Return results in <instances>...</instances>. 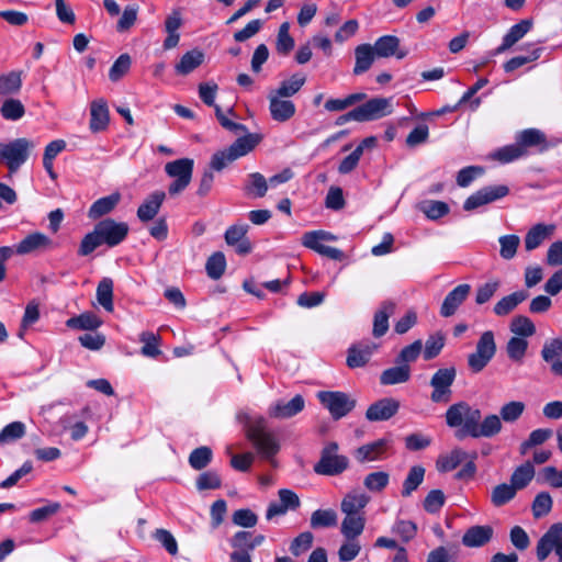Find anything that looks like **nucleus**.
Wrapping results in <instances>:
<instances>
[{"label":"nucleus","instance_id":"obj_16","mask_svg":"<svg viewBox=\"0 0 562 562\" xmlns=\"http://www.w3.org/2000/svg\"><path fill=\"white\" fill-rule=\"evenodd\" d=\"M471 292V285L468 283L457 285L452 291H450L441 306H440V315L442 317H450L456 314L458 308L462 305V303L467 300Z\"/></svg>","mask_w":562,"mask_h":562},{"label":"nucleus","instance_id":"obj_36","mask_svg":"<svg viewBox=\"0 0 562 562\" xmlns=\"http://www.w3.org/2000/svg\"><path fill=\"white\" fill-rule=\"evenodd\" d=\"M366 526L364 515H345L341 521L340 532L344 538H357L363 532Z\"/></svg>","mask_w":562,"mask_h":562},{"label":"nucleus","instance_id":"obj_29","mask_svg":"<svg viewBox=\"0 0 562 562\" xmlns=\"http://www.w3.org/2000/svg\"><path fill=\"white\" fill-rule=\"evenodd\" d=\"M370 497L367 494L352 491L342 498L340 508L345 515H363L361 510L368 505Z\"/></svg>","mask_w":562,"mask_h":562},{"label":"nucleus","instance_id":"obj_59","mask_svg":"<svg viewBox=\"0 0 562 562\" xmlns=\"http://www.w3.org/2000/svg\"><path fill=\"white\" fill-rule=\"evenodd\" d=\"M139 340L144 344L142 347V355L150 358H156L161 353L158 348L159 336L151 331H143Z\"/></svg>","mask_w":562,"mask_h":562},{"label":"nucleus","instance_id":"obj_60","mask_svg":"<svg viewBox=\"0 0 562 562\" xmlns=\"http://www.w3.org/2000/svg\"><path fill=\"white\" fill-rule=\"evenodd\" d=\"M390 481V475L384 471L369 473L363 481L366 488L371 492L383 491Z\"/></svg>","mask_w":562,"mask_h":562},{"label":"nucleus","instance_id":"obj_5","mask_svg":"<svg viewBox=\"0 0 562 562\" xmlns=\"http://www.w3.org/2000/svg\"><path fill=\"white\" fill-rule=\"evenodd\" d=\"M316 396L334 419L345 417L356 406V400L345 392L319 391Z\"/></svg>","mask_w":562,"mask_h":562},{"label":"nucleus","instance_id":"obj_4","mask_svg":"<svg viewBox=\"0 0 562 562\" xmlns=\"http://www.w3.org/2000/svg\"><path fill=\"white\" fill-rule=\"evenodd\" d=\"M35 144L27 138H15L9 143H0V164H4L10 172H16L29 159Z\"/></svg>","mask_w":562,"mask_h":562},{"label":"nucleus","instance_id":"obj_47","mask_svg":"<svg viewBox=\"0 0 562 562\" xmlns=\"http://www.w3.org/2000/svg\"><path fill=\"white\" fill-rule=\"evenodd\" d=\"M268 190V180L259 173V172H252L248 175V180L245 186V191L247 194L252 195L255 198H262L265 196L266 192Z\"/></svg>","mask_w":562,"mask_h":562},{"label":"nucleus","instance_id":"obj_3","mask_svg":"<svg viewBox=\"0 0 562 562\" xmlns=\"http://www.w3.org/2000/svg\"><path fill=\"white\" fill-rule=\"evenodd\" d=\"M258 143L254 134L237 138L227 149L215 153L210 162L211 170L221 171L228 164L251 151Z\"/></svg>","mask_w":562,"mask_h":562},{"label":"nucleus","instance_id":"obj_27","mask_svg":"<svg viewBox=\"0 0 562 562\" xmlns=\"http://www.w3.org/2000/svg\"><path fill=\"white\" fill-rule=\"evenodd\" d=\"M531 27L532 21L528 19L521 20L520 22L514 24L503 37V43L497 48V52L502 53L510 48L514 44L521 40L531 30Z\"/></svg>","mask_w":562,"mask_h":562},{"label":"nucleus","instance_id":"obj_21","mask_svg":"<svg viewBox=\"0 0 562 562\" xmlns=\"http://www.w3.org/2000/svg\"><path fill=\"white\" fill-rule=\"evenodd\" d=\"M517 143L521 148L526 149L527 147H539V151L543 153L551 147H554L557 143H551L547 140L546 134L538 128H527L521 131L517 135Z\"/></svg>","mask_w":562,"mask_h":562},{"label":"nucleus","instance_id":"obj_20","mask_svg":"<svg viewBox=\"0 0 562 562\" xmlns=\"http://www.w3.org/2000/svg\"><path fill=\"white\" fill-rule=\"evenodd\" d=\"M494 530L488 525L472 526L462 536V544L467 548H480L488 543Z\"/></svg>","mask_w":562,"mask_h":562},{"label":"nucleus","instance_id":"obj_43","mask_svg":"<svg viewBox=\"0 0 562 562\" xmlns=\"http://www.w3.org/2000/svg\"><path fill=\"white\" fill-rule=\"evenodd\" d=\"M517 491L510 483H501L491 491V503L495 507H502L516 497Z\"/></svg>","mask_w":562,"mask_h":562},{"label":"nucleus","instance_id":"obj_48","mask_svg":"<svg viewBox=\"0 0 562 562\" xmlns=\"http://www.w3.org/2000/svg\"><path fill=\"white\" fill-rule=\"evenodd\" d=\"M527 150L516 144L504 146L492 154V157L502 164H508L525 156Z\"/></svg>","mask_w":562,"mask_h":562},{"label":"nucleus","instance_id":"obj_51","mask_svg":"<svg viewBox=\"0 0 562 562\" xmlns=\"http://www.w3.org/2000/svg\"><path fill=\"white\" fill-rule=\"evenodd\" d=\"M501 246L499 256L505 260H510L516 256L517 249L520 244L518 235H503L498 238Z\"/></svg>","mask_w":562,"mask_h":562},{"label":"nucleus","instance_id":"obj_62","mask_svg":"<svg viewBox=\"0 0 562 562\" xmlns=\"http://www.w3.org/2000/svg\"><path fill=\"white\" fill-rule=\"evenodd\" d=\"M392 532L401 538L403 542H409L416 537L417 526L411 520H397L392 527Z\"/></svg>","mask_w":562,"mask_h":562},{"label":"nucleus","instance_id":"obj_50","mask_svg":"<svg viewBox=\"0 0 562 562\" xmlns=\"http://www.w3.org/2000/svg\"><path fill=\"white\" fill-rule=\"evenodd\" d=\"M226 268V259L223 252L216 251L214 252L206 261L205 269L207 276L213 279L217 280L220 279Z\"/></svg>","mask_w":562,"mask_h":562},{"label":"nucleus","instance_id":"obj_49","mask_svg":"<svg viewBox=\"0 0 562 562\" xmlns=\"http://www.w3.org/2000/svg\"><path fill=\"white\" fill-rule=\"evenodd\" d=\"M526 409V405L520 401H510L504 404L499 409V416L505 423L517 422Z\"/></svg>","mask_w":562,"mask_h":562},{"label":"nucleus","instance_id":"obj_6","mask_svg":"<svg viewBox=\"0 0 562 562\" xmlns=\"http://www.w3.org/2000/svg\"><path fill=\"white\" fill-rule=\"evenodd\" d=\"M338 445L336 442L328 443L321 453L319 461L314 465V471L321 475H338L342 473L349 465L347 457L338 454Z\"/></svg>","mask_w":562,"mask_h":562},{"label":"nucleus","instance_id":"obj_10","mask_svg":"<svg viewBox=\"0 0 562 562\" xmlns=\"http://www.w3.org/2000/svg\"><path fill=\"white\" fill-rule=\"evenodd\" d=\"M554 550L562 562V524L555 522L550 526L546 533L539 539L537 543V558L539 561H544L551 551Z\"/></svg>","mask_w":562,"mask_h":562},{"label":"nucleus","instance_id":"obj_44","mask_svg":"<svg viewBox=\"0 0 562 562\" xmlns=\"http://www.w3.org/2000/svg\"><path fill=\"white\" fill-rule=\"evenodd\" d=\"M553 436V431L549 428H538L532 430L528 438L520 443L519 451L526 454L528 450L533 447L540 446Z\"/></svg>","mask_w":562,"mask_h":562},{"label":"nucleus","instance_id":"obj_34","mask_svg":"<svg viewBox=\"0 0 562 562\" xmlns=\"http://www.w3.org/2000/svg\"><path fill=\"white\" fill-rule=\"evenodd\" d=\"M120 200L121 194L119 192H114L108 196L98 199L90 206L88 216L92 220H97L103 215L109 214L119 204Z\"/></svg>","mask_w":562,"mask_h":562},{"label":"nucleus","instance_id":"obj_12","mask_svg":"<svg viewBox=\"0 0 562 562\" xmlns=\"http://www.w3.org/2000/svg\"><path fill=\"white\" fill-rule=\"evenodd\" d=\"M509 192L506 186H490L484 187L473 194H471L463 204L465 211H473L480 206L492 203L506 196Z\"/></svg>","mask_w":562,"mask_h":562},{"label":"nucleus","instance_id":"obj_63","mask_svg":"<svg viewBox=\"0 0 562 562\" xmlns=\"http://www.w3.org/2000/svg\"><path fill=\"white\" fill-rule=\"evenodd\" d=\"M131 57L127 54H122L119 58L113 63L109 71V78L112 81L120 80L131 68Z\"/></svg>","mask_w":562,"mask_h":562},{"label":"nucleus","instance_id":"obj_33","mask_svg":"<svg viewBox=\"0 0 562 562\" xmlns=\"http://www.w3.org/2000/svg\"><path fill=\"white\" fill-rule=\"evenodd\" d=\"M535 474L536 471L533 463L531 461H526L514 470L510 475V484L517 492L524 490L532 481Z\"/></svg>","mask_w":562,"mask_h":562},{"label":"nucleus","instance_id":"obj_14","mask_svg":"<svg viewBox=\"0 0 562 562\" xmlns=\"http://www.w3.org/2000/svg\"><path fill=\"white\" fill-rule=\"evenodd\" d=\"M305 407V401L302 395L297 394L290 401L279 400L271 404L268 414L272 418L286 419L297 415Z\"/></svg>","mask_w":562,"mask_h":562},{"label":"nucleus","instance_id":"obj_31","mask_svg":"<svg viewBox=\"0 0 562 562\" xmlns=\"http://www.w3.org/2000/svg\"><path fill=\"white\" fill-rule=\"evenodd\" d=\"M376 55L373 52L372 45L360 44L355 49L356 64L353 67L355 75H361L370 69Z\"/></svg>","mask_w":562,"mask_h":562},{"label":"nucleus","instance_id":"obj_54","mask_svg":"<svg viewBox=\"0 0 562 562\" xmlns=\"http://www.w3.org/2000/svg\"><path fill=\"white\" fill-rule=\"evenodd\" d=\"M346 541L338 550V559L340 562H350L355 560L360 551L361 544L357 538H345Z\"/></svg>","mask_w":562,"mask_h":562},{"label":"nucleus","instance_id":"obj_2","mask_svg":"<svg viewBox=\"0 0 562 562\" xmlns=\"http://www.w3.org/2000/svg\"><path fill=\"white\" fill-rule=\"evenodd\" d=\"M246 436L257 451L266 459L272 458L280 450V443L276 435L268 430L267 420L262 416L248 419Z\"/></svg>","mask_w":562,"mask_h":562},{"label":"nucleus","instance_id":"obj_52","mask_svg":"<svg viewBox=\"0 0 562 562\" xmlns=\"http://www.w3.org/2000/svg\"><path fill=\"white\" fill-rule=\"evenodd\" d=\"M510 331L521 337H530L536 333V326L524 315L515 316L510 323Z\"/></svg>","mask_w":562,"mask_h":562},{"label":"nucleus","instance_id":"obj_11","mask_svg":"<svg viewBox=\"0 0 562 562\" xmlns=\"http://www.w3.org/2000/svg\"><path fill=\"white\" fill-rule=\"evenodd\" d=\"M97 233L100 235L103 244L114 247L121 244L128 234V225L123 222H115L112 218H105L95 224Z\"/></svg>","mask_w":562,"mask_h":562},{"label":"nucleus","instance_id":"obj_26","mask_svg":"<svg viewBox=\"0 0 562 562\" xmlns=\"http://www.w3.org/2000/svg\"><path fill=\"white\" fill-rule=\"evenodd\" d=\"M22 88V71L12 70L0 75V101L18 94Z\"/></svg>","mask_w":562,"mask_h":562},{"label":"nucleus","instance_id":"obj_42","mask_svg":"<svg viewBox=\"0 0 562 562\" xmlns=\"http://www.w3.org/2000/svg\"><path fill=\"white\" fill-rule=\"evenodd\" d=\"M395 305L393 303H384L382 307L374 314L373 335L375 337L383 336L389 329V318L393 314Z\"/></svg>","mask_w":562,"mask_h":562},{"label":"nucleus","instance_id":"obj_28","mask_svg":"<svg viewBox=\"0 0 562 562\" xmlns=\"http://www.w3.org/2000/svg\"><path fill=\"white\" fill-rule=\"evenodd\" d=\"M553 225L537 224L532 226L525 236V248L527 251L538 248L553 233Z\"/></svg>","mask_w":562,"mask_h":562},{"label":"nucleus","instance_id":"obj_56","mask_svg":"<svg viewBox=\"0 0 562 562\" xmlns=\"http://www.w3.org/2000/svg\"><path fill=\"white\" fill-rule=\"evenodd\" d=\"M552 497L547 492H540L532 502V515L535 518H541L548 515L552 509Z\"/></svg>","mask_w":562,"mask_h":562},{"label":"nucleus","instance_id":"obj_18","mask_svg":"<svg viewBox=\"0 0 562 562\" xmlns=\"http://www.w3.org/2000/svg\"><path fill=\"white\" fill-rule=\"evenodd\" d=\"M390 448V440L385 438L363 445L355 451V458L360 463L376 461L383 458Z\"/></svg>","mask_w":562,"mask_h":562},{"label":"nucleus","instance_id":"obj_1","mask_svg":"<svg viewBox=\"0 0 562 562\" xmlns=\"http://www.w3.org/2000/svg\"><path fill=\"white\" fill-rule=\"evenodd\" d=\"M479 408L470 406L467 402L452 404L446 412V423L450 428L461 427L457 432L459 438L470 436L472 438H492L502 431V418L499 415H486L483 420Z\"/></svg>","mask_w":562,"mask_h":562},{"label":"nucleus","instance_id":"obj_32","mask_svg":"<svg viewBox=\"0 0 562 562\" xmlns=\"http://www.w3.org/2000/svg\"><path fill=\"white\" fill-rule=\"evenodd\" d=\"M374 348V345H370L368 342L363 345L351 346L348 349L347 366L351 369L366 366Z\"/></svg>","mask_w":562,"mask_h":562},{"label":"nucleus","instance_id":"obj_64","mask_svg":"<svg viewBox=\"0 0 562 562\" xmlns=\"http://www.w3.org/2000/svg\"><path fill=\"white\" fill-rule=\"evenodd\" d=\"M314 536L311 531L301 532L293 539L290 546V551L293 555L300 557L307 551L313 544Z\"/></svg>","mask_w":562,"mask_h":562},{"label":"nucleus","instance_id":"obj_9","mask_svg":"<svg viewBox=\"0 0 562 562\" xmlns=\"http://www.w3.org/2000/svg\"><path fill=\"white\" fill-rule=\"evenodd\" d=\"M496 353V344L492 330L484 331L476 342L475 351L468 357L470 369L481 372Z\"/></svg>","mask_w":562,"mask_h":562},{"label":"nucleus","instance_id":"obj_61","mask_svg":"<svg viewBox=\"0 0 562 562\" xmlns=\"http://www.w3.org/2000/svg\"><path fill=\"white\" fill-rule=\"evenodd\" d=\"M528 348V341L521 337H512L506 346V351L508 357L516 361L520 362L526 355V350Z\"/></svg>","mask_w":562,"mask_h":562},{"label":"nucleus","instance_id":"obj_39","mask_svg":"<svg viewBox=\"0 0 562 562\" xmlns=\"http://www.w3.org/2000/svg\"><path fill=\"white\" fill-rule=\"evenodd\" d=\"M102 321L93 312H85L78 316L67 319L66 325L69 328L81 330H94L100 327Z\"/></svg>","mask_w":562,"mask_h":562},{"label":"nucleus","instance_id":"obj_57","mask_svg":"<svg viewBox=\"0 0 562 562\" xmlns=\"http://www.w3.org/2000/svg\"><path fill=\"white\" fill-rule=\"evenodd\" d=\"M290 24L284 22L280 25L277 36V50L282 55H288L294 47V40L289 33Z\"/></svg>","mask_w":562,"mask_h":562},{"label":"nucleus","instance_id":"obj_17","mask_svg":"<svg viewBox=\"0 0 562 562\" xmlns=\"http://www.w3.org/2000/svg\"><path fill=\"white\" fill-rule=\"evenodd\" d=\"M268 100L269 112L273 121L283 123L294 116L296 108L291 100L278 97L272 93H268Z\"/></svg>","mask_w":562,"mask_h":562},{"label":"nucleus","instance_id":"obj_19","mask_svg":"<svg viewBox=\"0 0 562 562\" xmlns=\"http://www.w3.org/2000/svg\"><path fill=\"white\" fill-rule=\"evenodd\" d=\"M53 246V240L48 236L40 232H34L15 246V251L19 255H27L34 251L50 249Z\"/></svg>","mask_w":562,"mask_h":562},{"label":"nucleus","instance_id":"obj_25","mask_svg":"<svg viewBox=\"0 0 562 562\" xmlns=\"http://www.w3.org/2000/svg\"><path fill=\"white\" fill-rule=\"evenodd\" d=\"M529 293L525 290H519L502 297L493 307V312L496 316L504 317L509 315L516 307L526 301Z\"/></svg>","mask_w":562,"mask_h":562},{"label":"nucleus","instance_id":"obj_22","mask_svg":"<svg viewBox=\"0 0 562 562\" xmlns=\"http://www.w3.org/2000/svg\"><path fill=\"white\" fill-rule=\"evenodd\" d=\"M372 48L376 57L382 58L395 56L397 59H402L407 54L405 50L400 49V38L394 35L379 37L374 45H372Z\"/></svg>","mask_w":562,"mask_h":562},{"label":"nucleus","instance_id":"obj_53","mask_svg":"<svg viewBox=\"0 0 562 562\" xmlns=\"http://www.w3.org/2000/svg\"><path fill=\"white\" fill-rule=\"evenodd\" d=\"M423 350L422 340H415L413 344L404 347L395 359L396 364L409 366L415 362Z\"/></svg>","mask_w":562,"mask_h":562},{"label":"nucleus","instance_id":"obj_46","mask_svg":"<svg viewBox=\"0 0 562 562\" xmlns=\"http://www.w3.org/2000/svg\"><path fill=\"white\" fill-rule=\"evenodd\" d=\"M425 469L422 465H414L409 469L406 479L403 482L402 495L409 496L423 483Z\"/></svg>","mask_w":562,"mask_h":562},{"label":"nucleus","instance_id":"obj_24","mask_svg":"<svg viewBox=\"0 0 562 562\" xmlns=\"http://www.w3.org/2000/svg\"><path fill=\"white\" fill-rule=\"evenodd\" d=\"M90 130L94 133L104 131L109 124V109L102 99L94 100L90 106Z\"/></svg>","mask_w":562,"mask_h":562},{"label":"nucleus","instance_id":"obj_55","mask_svg":"<svg viewBox=\"0 0 562 562\" xmlns=\"http://www.w3.org/2000/svg\"><path fill=\"white\" fill-rule=\"evenodd\" d=\"M25 435V425L22 422H12L0 431V443L13 442Z\"/></svg>","mask_w":562,"mask_h":562},{"label":"nucleus","instance_id":"obj_35","mask_svg":"<svg viewBox=\"0 0 562 562\" xmlns=\"http://www.w3.org/2000/svg\"><path fill=\"white\" fill-rule=\"evenodd\" d=\"M204 60V54L200 49H192L182 55L175 66L178 75L187 76L196 69Z\"/></svg>","mask_w":562,"mask_h":562},{"label":"nucleus","instance_id":"obj_45","mask_svg":"<svg viewBox=\"0 0 562 562\" xmlns=\"http://www.w3.org/2000/svg\"><path fill=\"white\" fill-rule=\"evenodd\" d=\"M337 518L334 509H317L312 513L310 525L313 529L334 527L337 525Z\"/></svg>","mask_w":562,"mask_h":562},{"label":"nucleus","instance_id":"obj_41","mask_svg":"<svg viewBox=\"0 0 562 562\" xmlns=\"http://www.w3.org/2000/svg\"><path fill=\"white\" fill-rule=\"evenodd\" d=\"M0 102H2L0 113L4 120L19 121L24 116L25 106L19 99L7 98Z\"/></svg>","mask_w":562,"mask_h":562},{"label":"nucleus","instance_id":"obj_58","mask_svg":"<svg viewBox=\"0 0 562 562\" xmlns=\"http://www.w3.org/2000/svg\"><path fill=\"white\" fill-rule=\"evenodd\" d=\"M211 460L212 450L206 446L194 449L189 456V464L194 470H202L206 468Z\"/></svg>","mask_w":562,"mask_h":562},{"label":"nucleus","instance_id":"obj_38","mask_svg":"<svg viewBox=\"0 0 562 562\" xmlns=\"http://www.w3.org/2000/svg\"><path fill=\"white\" fill-rule=\"evenodd\" d=\"M305 76L295 74L291 78L283 80L279 88L270 90L269 93L288 99L297 93L305 83Z\"/></svg>","mask_w":562,"mask_h":562},{"label":"nucleus","instance_id":"obj_8","mask_svg":"<svg viewBox=\"0 0 562 562\" xmlns=\"http://www.w3.org/2000/svg\"><path fill=\"white\" fill-rule=\"evenodd\" d=\"M166 173L175 180L170 183L168 192L170 195L181 193L190 183L193 173V160L181 158L168 162L165 166Z\"/></svg>","mask_w":562,"mask_h":562},{"label":"nucleus","instance_id":"obj_13","mask_svg":"<svg viewBox=\"0 0 562 562\" xmlns=\"http://www.w3.org/2000/svg\"><path fill=\"white\" fill-rule=\"evenodd\" d=\"M359 122L374 121L393 112L392 99L372 98L360 106H357Z\"/></svg>","mask_w":562,"mask_h":562},{"label":"nucleus","instance_id":"obj_7","mask_svg":"<svg viewBox=\"0 0 562 562\" xmlns=\"http://www.w3.org/2000/svg\"><path fill=\"white\" fill-rule=\"evenodd\" d=\"M456 376L457 370L454 367L441 368L432 374L429 384L432 387L430 400L434 403L447 404L451 401V386L456 380Z\"/></svg>","mask_w":562,"mask_h":562},{"label":"nucleus","instance_id":"obj_15","mask_svg":"<svg viewBox=\"0 0 562 562\" xmlns=\"http://www.w3.org/2000/svg\"><path fill=\"white\" fill-rule=\"evenodd\" d=\"M400 408V402L393 397H384L371 404L367 412L366 418L370 422H382L392 418Z\"/></svg>","mask_w":562,"mask_h":562},{"label":"nucleus","instance_id":"obj_40","mask_svg":"<svg viewBox=\"0 0 562 562\" xmlns=\"http://www.w3.org/2000/svg\"><path fill=\"white\" fill-rule=\"evenodd\" d=\"M98 303L106 311L113 312V280L111 278H102L97 286Z\"/></svg>","mask_w":562,"mask_h":562},{"label":"nucleus","instance_id":"obj_23","mask_svg":"<svg viewBox=\"0 0 562 562\" xmlns=\"http://www.w3.org/2000/svg\"><path fill=\"white\" fill-rule=\"evenodd\" d=\"M166 193L164 191H155L149 194L137 209V217L142 222H149L158 214Z\"/></svg>","mask_w":562,"mask_h":562},{"label":"nucleus","instance_id":"obj_37","mask_svg":"<svg viewBox=\"0 0 562 562\" xmlns=\"http://www.w3.org/2000/svg\"><path fill=\"white\" fill-rule=\"evenodd\" d=\"M468 453L461 448H454L449 453L439 456L437 460V470L439 472H449L459 467L467 458Z\"/></svg>","mask_w":562,"mask_h":562},{"label":"nucleus","instance_id":"obj_30","mask_svg":"<svg viewBox=\"0 0 562 562\" xmlns=\"http://www.w3.org/2000/svg\"><path fill=\"white\" fill-rule=\"evenodd\" d=\"M412 370L409 366L396 364L384 370L380 375L382 385H394L406 383L411 379Z\"/></svg>","mask_w":562,"mask_h":562}]
</instances>
